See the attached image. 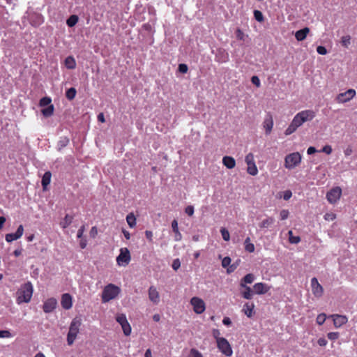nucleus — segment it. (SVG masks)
Segmentation results:
<instances>
[{"label":"nucleus","instance_id":"obj_1","mask_svg":"<svg viewBox=\"0 0 357 357\" xmlns=\"http://www.w3.org/2000/svg\"><path fill=\"white\" fill-rule=\"evenodd\" d=\"M315 116L316 112L312 109H305L297 113L288 128L285 130V135H290L294 133L304 123L311 121Z\"/></svg>","mask_w":357,"mask_h":357},{"label":"nucleus","instance_id":"obj_2","mask_svg":"<svg viewBox=\"0 0 357 357\" xmlns=\"http://www.w3.org/2000/svg\"><path fill=\"white\" fill-rule=\"evenodd\" d=\"M33 291L32 284L30 282L24 283L17 292V303L18 304L29 303L31 299Z\"/></svg>","mask_w":357,"mask_h":357},{"label":"nucleus","instance_id":"obj_3","mask_svg":"<svg viewBox=\"0 0 357 357\" xmlns=\"http://www.w3.org/2000/svg\"><path fill=\"white\" fill-rule=\"evenodd\" d=\"M121 289L117 286L109 284L107 285L102 291V299L104 303L115 298L120 293Z\"/></svg>","mask_w":357,"mask_h":357},{"label":"nucleus","instance_id":"obj_4","mask_svg":"<svg viewBox=\"0 0 357 357\" xmlns=\"http://www.w3.org/2000/svg\"><path fill=\"white\" fill-rule=\"evenodd\" d=\"M302 156L298 152H294L286 155L284 158V167L287 169L296 167L301 162Z\"/></svg>","mask_w":357,"mask_h":357},{"label":"nucleus","instance_id":"obj_5","mask_svg":"<svg viewBox=\"0 0 357 357\" xmlns=\"http://www.w3.org/2000/svg\"><path fill=\"white\" fill-rule=\"evenodd\" d=\"M80 323L76 319H73L70 324L69 331L67 336V342L69 345L73 344L79 332Z\"/></svg>","mask_w":357,"mask_h":357},{"label":"nucleus","instance_id":"obj_6","mask_svg":"<svg viewBox=\"0 0 357 357\" xmlns=\"http://www.w3.org/2000/svg\"><path fill=\"white\" fill-rule=\"evenodd\" d=\"M131 259L130 253L128 248H123L120 249V253L116 257V262L119 266H127Z\"/></svg>","mask_w":357,"mask_h":357},{"label":"nucleus","instance_id":"obj_7","mask_svg":"<svg viewBox=\"0 0 357 357\" xmlns=\"http://www.w3.org/2000/svg\"><path fill=\"white\" fill-rule=\"evenodd\" d=\"M217 347L226 356H231L233 354L232 349L229 342L225 338L218 339Z\"/></svg>","mask_w":357,"mask_h":357},{"label":"nucleus","instance_id":"obj_8","mask_svg":"<svg viewBox=\"0 0 357 357\" xmlns=\"http://www.w3.org/2000/svg\"><path fill=\"white\" fill-rule=\"evenodd\" d=\"M356 94V91L354 89H350L344 92L339 93L336 96L335 100L338 103L343 104L353 99Z\"/></svg>","mask_w":357,"mask_h":357},{"label":"nucleus","instance_id":"obj_9","mask_svg":"<svg viewBox=\"0 0 357 357\" xmlns=\"http://www.w3.org/2000/svg\"><path fill=\"white\" fill-rule=\"evenodd\" d=\"M190 304L197 314H202L206 309L204 301L198 297H192L190 300Z\"/></svg>","mask_w":357,"mask_h":357},{"label":"nucleus","instance_id":"obj_10","mask_svg":"<svg viewBox=\"0 0 357 357\" xmlns=\"http://www.w3.org/2000/svg\"><path fill=\"white\" fill-rule=\"evenodd\" d=\"M342 189L340 187H335L327 192L326 198L331 204L336 203L340 198Z\"/></svg>","mask_w":357,"mask_h":357},{"label":"nucleus","instance_id":"obj_11","mask_svg":"<svg viewBox=\"0 0 357 357\" xmlns=\"http://www.w3.org/2000/svg\"><path fill=\"white\" fill-rule=\"evenodd\" d=\"M116 321L121 326V328L125 335H129L131 333V327L127 320L126 315L123 314L117 315Z\"/></svg>","mask_w":357,"mask_h":357},{"label":"nucleus","instance_id":"obj_12","mask_svg":"<svg viewBox=\"0 0 357 357\" xmlns=\"http://www.w3.org/2000/svg\"><path fill=\"white\" fill-rule=\"evenodd\" d=\"M311 287L312 294L315 297L320 298L322 296L324 289L316 278H312L311 279Z\"/></svg>","mask_w":357,"mask_h":357},{"label":"nucleus","instance_id":"obj_13","mask_svg":"<svg viewBox=\"0 0 357 357\" xmlns=\"http://www.w3.org/2000/svg\"><path fill=\"white\" fill-rule=\"evenodd\" d=\"M24 232V227L20 225L15 233L7 234L5 236V239L7 242L10 243L13 241L17 240L22 237Z\"/></svg>","mask_w":357,"mask_h":357},{"label":"nucleus","instance_id":"obj_14","mask_svg":"<svg viewBox=\"0 0 357 357\" xmlns=\"http://www.w3.org/2000/svg\"><path fill=\"white\" fill-rule=\"evenodd\" d=\"M57 306V301L54 298L47 299L43 305V310L45 313L52 312Z\"/></svg>","mask_w":357,"mask_h":357},{"label":"nucleus","instance_id":"obj_15","mask_svg":"<svg viewBox=\"0 0 357 357\" xmlns=\"http://www.w3.org/2000/svg\"><path fill=\"white\" fill-rule=\"evenodd\" d=\"M149 298L155 305H157L160 302V294L156 287L151 286L149 289Z\"/></svg>","mask_w":357,"mask_h":357},{"label":"nucleus","instance_id":"obj_16","mask_svg":"<svg viewBox=\"0 0 357 357\" xmlns=\"http://www.w3.org/2000/svg\"><path fill=\"white\" fill-rule=\"evenodd\" d=\"M61 304L63 309H70L73 306L72 296L68 293L63 294L61 296Z\"/></svg>","mask_w":357,"mask_h":357},{"label":"nucleus","instance_id":"obj_17","mask_svg":"<svg viewBox=\"0 0 357 357\" xmlns=\"http://www.w3.org/2000/svg\"><path fill=\"white\" fill-rule=\"evenodd\" d=\"M253 289L255 294H264L269 291L270 287L264 282H258L254 284Z\"/></svg>","mask_w":357,"mask_h":357},{"label":"nucleus","instance_id":"obj_18","mask_svg":"<svg viewBox=\"0 0 357 357\" xmlns=\"http://www.w3.org/2000/svg\"><path fill=\"white\" fill-rule=\"evenodd\" d=\"M334 326L336 328H340L348 321L347 317L344 315L333 314L332 316Z\"/></svg>","mask_w":357,"mask_h":357},{"label":"nucleus","instance_id":"obj_19","mask_svg":"<svg viewBox=\"0 0 357 357\" xmlns=\"http://www.w3.org/2000/svg\"><path fill=\"white\" fill-rule=\"evenodd\" d=\"M172 229L173 232L174 233V239L175 241H180L182 239V234L179 231L178 227V221L174 219L171 224Z\"/></svg>","mask_w":357,"mask_h":357},{"label":"nucleus","instance_id":"obj_20","mask_svg":"<svg viewBox=\"0 0 357 357\" xmlns=\"http://www.w3.org/2000/svg\"><path fill=\"white\" fill-rule=\"evenodd\" d=\"M30 22L34 26H38L43 22V17L41 14L34 13L30 17Z\"/></svg>","mask_w":357,"mask_h":357},{"label":"nucleus","instance_id":"obj_21","mask_svg":"<svg viewBox=\"0 0 357 357\" xmlns=\"http://www.w3.org/2000/svg\"><path fill=\"white\" fill-rule=\"evenodd\" d=\"M310 32V29L308 27H305L302 29L297 31L295 33V38L298 41H303L307 37V35Z\"/></svg>","mask_w":357,"mask_h":357},{"label":"nucleus","instance_id":"obj_22","mask_svg":"<svg viewBox=\"0 0 357 357\" xmlns=\"http://www.w3.org/2000/svg\"><path fill=\"white\" fill-rule=\"evenodd\" d=\"M254 307L255 305L253 303H246L243 307V312L248 317L250 318L254 314Z\"/></svg>","mask_w":357,"mask_h":357},{"label":"nucleus","instance_id":"obj_23","mask_svg":"<svg viewBox=\"0 0 357 357\" xmlns=\"http://www.w3.org/2000/svg\"><path fill=\"white\" fill-rule=\"evenodd\" d=\"M222 163L228 169H232L236 165V161L234 158L231 156L223 157Z\"/></svg>","mask_w":357,"mask_h":357},{"label":"nucleus","instance_id":"obj_24","mask_svg":"<svg viewBox=\"0 0 357 357\" xmlns=\"http://www.w3.org/2000/svg\"><path fill=\"white\" fill-rule=\"evenodd\" d=\"M273 121L271 116L265 119L264 121V127L266 130V133L269 134L273 128Z\"/></svg>","mask_w":357,"mask_h":357},{"label":"nucleus","instance_id":"obj_25","mask_svg":"<svg viewBox=\"0 0 357 357\" xmlns=\"http://www.w3.org/2000/svg\"><path fill=\"white\" fill-rule=\"evenodd\" d=\"M51 177H52V174L49 171L46 172L43 174V178H42V181H41L43 189H45L47 188V186L50 183Z\"/></svg>","mask_w":357,"mask_h":357},{"label":"nucleus","instance_id":"obj_26","mask_svg":"<svg viewBox=\"0 0 357 357\" xmlns=\"http://www.w3.org/2000/svg\"><path fill=\"white\" fill-rule=\"evenodd\" d=\"M240 293L243 298L250 300L252 299L254 295V292L251 288H245V289H240Z\"/></svg>","mask_w":357,"mask_h":357},{"label":"nucleus","instance_id":"obj_27","mask_svg":"<svg viewBox=\"0 0 357 357\" xmlns=\"http://www.w3.org/2000/svg\"><path fill=\"white\" fill-rule=\"evenodd\" d=\"M245 250V251L252 253L255 251V245L252 243H251L250 238L247 237L244 241Z\"/></svg>","mask_w":357,"mask_h":357},{"label":"nucleus","instance_id":"obj_28","mask_svg":"<svg viewBox=\"0 0 357 357\" xmlns=\"http://www.w3.org/2000/svg\"><path fill=\"white\" fill-rule=\"evenodd\" d=\"M64 63H65V66L68 69H73L75 68L76 63H75L74 58L72 56H68L65 59Z\"/></svg>","mask_w":357,"mask_h":357},{"label":"nucleus","instance_id":"obj_29","mask_svg":"<svg viewBox=\"0 0 357 357\" xmlns=\"http://www.w3.org/2000/svg\"><path fill=\"white\" fill-rule=\"evenodd\" d=\"M69 143V139L67 137H61L58 142V149L60 151L66 147Z\"/></svg>","mask_w":357,"mask_h":357},{"label":"nucleus","instance_id":"obj_30","mask_svg":"<svg viewBox=\"0 0 357 357\" xmlns=\"http://www.w3.org/2000/svg\"><path fill=\"white\" fill-rule=\"evenodd\" d=\"M275 222V220L273 218L270 217L265 220H264L259 225V227L261 228H268L271 225H272Z\"/></svg>","mask_w":357,"mask_h":357},{"label":"nucleus","instance_id":"obj_31","mask_svg":"<svg viewBox=\"0 0 357 357\" xmlns=\"http://www.w3.org/2000/svg\"><path fill=\"white\" fill-rule=\"evenodd\" d=\"M126 221L130 227L133 228L136 225V218L132 213H129L126 216Z\"/></svg>","mask_w":357,"mask_h":357},{"label":"nucleus","instance_id":"obj_32","mask_svg":"<svg viewBox=\"0 0 357 357\" xmlns=\"http://www.w3.org/2000/svg\"><path fill=\"white\" fill-rule=\"evenodd\" d=\"M289 241L292 244H297L301 241V238L298 236H294L291 230L288 231Z\"/></svg>","mask_w":357,"mask_h":357},{"label":"nucleus","instance_id":"obj_33","mask_svg":"<svg viewBox=\"0 0 357 357\" xmlns=\"http://www.w3.org/2000/svg\"><path fill=\"white\" fill-rule=\"evenodd\" d=\"M78 22V17L75 15H71L66 21V24L69 27L74 26Z\"/></svg>","mask_w":357,"mask_h":357},{"label":"nucleus","instance_id":"obj_34","mask_svg":"<svg viewBox=\"0 0 357 357\" xmlns=\"http://www.w3.org/2000/svg\"><path fill=\"white\" fill-rule=\"evenodd\" d=\"M72 220L73 217L69 215H66L64 219L60 222V225L63 228H66L72 222Z\"/></svg>","mask_w":357,"mask_h":357},{"label":"nucleus","instance_id":"obj_35","mask_svg":"<svg viewBox=\"0 0 357 357\" xmlns=\"http://www.w3.org/2000/svg\"><path fill=\"white\" fill-rule=\"evenodd\" d=\"M340 43L344 47L348 48L351 44V36L349 35L342 36Z\"/></svg>","mask_w":357,"mask_h":357},{"label":"nucleus","instance_id":"obj_36","mask_svg":"<svg viewBox=\"0 0 357 357\" xmlns=\"http://www.w3.org/2000/svg\"><path fill=\"white\" fill-rule=\"evenodd\" d=\"M248 173L252 176H255L258 173V169L255 163L248 165Z\"/></svg>","mask_w":357,"mask_h":357},{"label":"nucleus","instance_id":"obj_37","mask_svg":"<svg viewBox=\"0 0 357 357\" xmlns=\"http://www.w3.org/2000/svg\"><path fill=\"white\" fill-rule=\"evenodd\" d=\"M76 93V89L74 87H71L66 91V96L68 100H72L75 97Z\"/></svg>","mask_w":357,"mask_h":357},{"label":"nucleus","instance_id":"obj_38","mask_svg":"<svg viewBox=\"0 0 357 357\" xmlns=\"http://www.w3.org/2000/svg\"><path fill=\"white\" fill-rule=\"evenodd\" d=\"M54 112V106L52 105H49L47 108L43 109L41 112L45 116H50Z\"/></svg>","mask_w":357,"mask_h":357},{"label":"nucleus","instance_id":"obj_39","mask_svg":"<svg viewBox=\"0 0 357 357\" xmlns=\"http://www.w3.org/2000/svg\"><path fill=\"white\" fill-rule=\"evenodd\" d=\"M241 280L243 281V282L251 284L255 281V277L252 273H248L245 275Z\"/></svg>","mask_w":357,"mask_h":357},{"label":"nucleus","instance_id":"obj_40","mask_svg":"<svg viewBox=\"0 0 357 357\" xmlns=\"http://www.w3.org/2000/svg\"><path fill=\"white\" fill-rule=\"evenodd\" d=\"M52 100L49 97H43L40 100L39 105L40 107H45L50 105Z\"/></svg>","mask_w":357,"mask_h":357},{"label":"nucleus","instance_id":"obj_41","mask_svg":"<svg viewBox=\"0 0 357 357\" xmlns=\"http://www.w3.org/2000/svg\"><path fill=\"white\" fill-rule=\"evenodd\" d=\"M220 233H221L222 238L225 241H229L230 235H229V233L228 230L226 228H225V227L221 228L220 229Z\"/></svg>","mask_w":357,"mask_h":357},{"label":"nucleus","instance_id":"obj_42","mask_svg":"<svg viewBox=\"0 0 357 357\" xmlns=\"http://www.w3.org/2000/svg\"><path fill=\"white\" fill-rule=\"evenodd\" d=\"M239 261L240 260H238L236 262L233 263L232 264H230V266L227 269V273L228 274L233 273L237 268L239 264Z\"/></svg>","mask_w":357,"mask_h":357},{"label":"nucleus","instance_id":"obj_43","mask_svg":"<svg viewBox=\"0 0 357 357\" xmlns=\"http://www.w3.org/2000/svg\"><path fill=\"white\" fill-rule=\"evenodd\" d=\"M254 17L255 20L259 22H261L264 20V16L262 13L258 10H254Z\"/></svg>","mask_w":357,"mask_h":357},{"label":"nucleus","instance_id":"obj_44","mask_svg":"<svg viewBox=\"0 0 357 357\" xmlns=\"http://www.w3.org/2000/svg\"><path fill=\"white\" fill-rule=\"evenodd\" d=\"M188 357H203V356L201 352L196 349H191Z\"/></svg>","mask_w":357,"mask_h":357},{"label":"nucleus","instance_id":"obj_45","mask_svg":"<svg viewBox=\"0 0 357 357\" xmlns=\"http://www.w3.org/2000/svg\"><path fill=\"white\" fill-rule=\"evenodd\" d=\"M245 161L247 163V165H250L255 162V158L254 155L251 153H248L245 158Z\"/></svg>","mask_w":357,"mask_h":357},{"label":"nucleus","instance_id":"obj_46","mask_svg":"<svg viewBox=\"0 0 357 357\" xmlns=\"http://www.w3.org/2000/svg\"><path fill=\"white\" fill-rule=\"evenodd\" d=\"M13 335L9 331L3 330L0 331V338H10L12 337Z\"/></svg>","mask_w":357,"mask_h":357},{"label":"nucleus","instance_id":"obj_47","mask_svg":"<svg viewBox=\"0 0 357 357\" xmlns=\"http://www.w3.org/2000/svg\"><path fill=\"white\" fill-rule=\"evenodd\" d=\"M326 316L325 314H319L317 317V323L319 325H322L326 321Z\"/></svg>","mask_w":357,"mask_h":357},{"label":"nucleus","instance_id":"obj_48","mask_svg":"<svg viewBox=\"0 0 357 357\" xmlns=\"http://www.w3.org/2000/svg\"><path fill=\"white\" fill-rule=\"evenodd\" d=\"M231 258L229 257H225L222 260V266L223 268H228L231 264Z\"/></svg>","mask_w":357,"mask_h":357},{"label":"nucleus","instance_id":"obj_49","mask_svg":"<svg viewBox=\"0 0 357 357\" xmlns=\"http://www.w3.org/2000/svg\"><path fill=\"white\" fill-rule=\"evenodd\" d=\"M327 336L331 340H335L339 337V333L337 332H330Z\"/></svg>","mask_w":357,"mask_h":357},{"label":"nucleus","instance_id":"obj_50","mask_svg":"<svg viewBox=\"0 0 357 357\" xmlns=\"http://www.w3.org/2000/svg\"><path fill=\"white\" fill-rule=\"evenodd\" d=\"M251 82L252 83L255 85L257 87H259L260 85H261V82H260V79L259 78L255 75V76H252V78H251Z\"/></svg>","mask_w":357,"mask_h":357},{"label":"nucleus","instance_id":"obj_51","mask_svg":"<svg viewBox=\"0 0 357 357\" xmlns=\"http://www.w3.org/2000/svg\"><path fill=\"white\" fill-rule=\"evenodd\" d=\"M289 211L286 209H283L280 213V219L282 220H286L289 216Z\"/></svg>","mask_w":357,"mask_h":357},{"label":"nucleus","instance_id":"obj_52","mask_svg":"<svg viewBox=\"0 0 357 357\" xmlns=\"http://www.w3.org/2000/svg\"><path fill=\"white\" fill-rule=\"evenodd\" d=\"M317 52L318 54H321V55H326L327 54V50L326 49L325 47L324 46H318L317 47Z\"/></svg>","mask_w":357,"mask_h":357},{"label":"nucleus","instance_id":"obj_53","mask_svg":"<svg viewBox=\"0 0 357 357\" xmlns=\"http://www.w3.org/2000/svg\"><path fill=\"white\" fill-rule=\"evenodd\" d=\"M188 70V66L185 63L178 65V71L181 73H186Z\"/></svg>","mask_w":357,"mask_h":357},{"label":"nucleus","instance_id":"obj_54","mask_svg":"<svg viewBox=\"0 0 357 357\" xmlns=\"http://www.w3.org/2000/svg\"><path fill=\"white\" fill-rule=\"evenodd\" d=\"M185 212L189 216H192L194 214V207L191 205L188 206L185 209Z\"/></svg>","mask_w":357,"mask_h":357},{"label":"nucleus","instance_id":"obj_55","mask_svg":"<svg viewBox=\"0 0 357 357\" xmlns=\"http://www.w3.org/2000/svg\"><path fill=\"white\" fill-rule=\"evenodd\" d=\"M181 266V262L178 259H176L173 261L172 268L174 270H178Z\"/></svg>","mask_w":357,"mask_h":357},{"label":"nucleus","instance_id":"obj_56","mask_svg":"<svg viewBox=\"0 0 357 357\" xmlns=\"http://www.w3.org/2000/svg\"><path fill=\"white\" fill-rule=\"evenodd\" d=\"M292 196V192L291 190H285L283 192V199L284 200H289Z\"/></svg>","mask_w":357,"mask_h":357},{"label":"nucleus","instance_id":"obj_57","mask_svg":"<svg viewBox=\"0 0 357 357\" xmlns=\"http://www.w3.org/2000/svg\"><path fill=\"white\" fill-rule=\"evenodd\" d=\"M145 236L146 238L149 241V242L153 241V232L149 230L145 231Z\"/></svg>","mask_w":357,"mask_h":357},{"label":"nucleus","instance_id":"obj_58","mask_svg":"<svg viewBox=\"0 0 357 357\" xmlns=\"http://www.w3.org/2000/svg\"><path fill=\"white\" fill-rule=\"evenodd\" d=\"M322 151L329 155L332 153V148L329 145H326L323 147Z\"/></svg>","mask_w":357,"mask_h":357},{"label":"nucleus","instance_id":"obj_59","mask_svg":"<svg viewBox=\"0 0 357 357\" xmlns=\"http://www.w3.org/2000/svg\"><path fill=\"white\" fill-rule=\"evenodd\" d=\"M236 37L238 39L243 40L244 39V33L241 29H237Z\"/></svg>","mask_w":357,"mask_h":357},{"label":"nucleus","instance_id":"obj_60","mask_svg":"<svg viewBox=\"0 0 357 357\" xmlns=\"http://www.w3.org/2000/svg\"><path fill=\"white\" fill-rule=\"evenodd\" d=\"M220 334V333L218 329H214L213 331V335L215 337V339L216 340V342H218V339L221 338L220 337H219Z\"/></svg>","mask_w":357,"mask_h":357},{"label":"nucleus","instance_id":"obj_61","mask_svg":"<svg viewBox=\"0 0 357 357\" xmlns=\"http://www.w3.org/2000/svg\"><path fill=\"white\" fill-rule=\"evenodd\" d=\"M317 342L319 345L321 347H324L327 344V340L325 338H319Z\"/></svg>","mask_w":357,"mask_h":357},{"label":"nucleus","instance_id":"obj_62","mask_svg":"<svg viewBox=\"0 0 357 357\" xmlns=\"http://www.w3.org/2000/svg\"><path fill=\"white\" fill-rule=\"evenodd\" d=\"M316 152H317V149L314 146H310L307 150V153L308 155H312Z\"/></svg>","mask_w":357,"mask_h":357},{"label":"nucleus","instance_id":"obj_63","mask_svg":"<svg viewBox=\"0 0 357 357\" xmlns=\"http://www.w3.org/2000/svg\"><path fill=\"white\" fill-rule=\"evenodd\" d=\"M222 323L225 326H230L231 324V321L229 317H225L222 320Z\"/></svg>","mask_w":357,"mask_h":357},{"label":"nucleus","instance_id":"obj_64","mask_svg":"<svg viewBox=\"0 0 357 357\" xmlns=\"http://www.w3.org/2000/svg\"><path fill=\"white\" fill-rule=\"evenodd\" d=\"M122 232H123V235H124V237H125L126 239H128H128H130V234L129 233V231H127V230H126V229H123V230H122Z\"/></svg>","mask_w":357,"mask_h":357}]
</instances>
